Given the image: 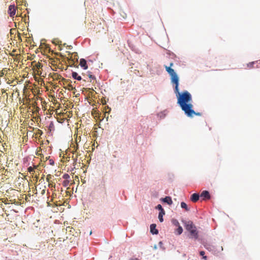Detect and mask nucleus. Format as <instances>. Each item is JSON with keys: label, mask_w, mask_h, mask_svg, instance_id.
<instances>
[{"label": "nucleus", "mask_w": 260, "mask_h": 260, "mask_svg": "<svg viewBox=\"0 0 260 260\" xmlns=\"http://www.w3.org/2000/svg\"><path fill=\"white\" fill-rule=\"evenodd\" d=\"M156 224H151L150 225V232L152 234H157L158 231L157 229H156Z\"/></svg>", "instance_id": "nucleus-6"}, {"label": "nucleus", "mask_w": 260, "mask_h": 260, "mask_svg": "<svg viewBox=\"0 0 260 260\" xmlns=\"http://www.w3.org/2000/svg\"><path fill=\"white\" fill-rule=\"evenodd\" d=\"M162 201L164 202L167 203L169 205H171L173 204V201L170 197H166L165 198L162 199Z\"/></svg>", "instance_id": "nucleus-8"}, {"label": "nucleus", "mask_w": 260, "mask_h": 260, "mask_svg": "<svg viewBox=\"0 0 260 260\" xmlns=\"http://www.w3.org/2000/svg\"><path fill=\"white\" fill-rule=\"evenodd\" d=\"M70 175L68 174H64L62 176V178L65 179V180H69L68 179L70 178Z\"/></svg>", "instance_id": "nucleus-19"}, {"label": "nucleus", "mask_w": 260, "mask_h": 260, "mask_svg": "<svg viewBox=\"0 0 260 260\" xmlns=\"http://www.w3.org/2000/svg\"><path fill=\"white\" fill-rule=\"evenodd\" d=\"M200 196L198 193H193L190 198V200L193 202H197L199 200Z\"/></svg>", "instance_id": "nucleus-7"}, {"label": "nucleus", "mask_w": 260, "mask_h": 260, "mask_svg": "<svg viewBox=\"0 0 260 260\" xmlns=\"http://www.w3.org/2000/svg\"><path fill=\"white\" fill-rule=\"evenodd\" d=\"M173 64V62H171L169 66H165V68L171 76L172 83L175 84V92L177 98V104L187 116L191 115V114L193 113V105L190 103L192 101L191 95L187 91H184L181 93L179 92V78L174 70L172 69Z\"/></svg>", "instance_id": "nucleus-1"}, {"label": "nucleus", "mask_w": 260, "mask_h": 260, "mask_svg": "<svg viewBox=\"0 0 260 260\" xmlns=\"http://www.w3.org/2000/svg\"><path fill=\"white\" fill-rule=\"evenodd\" d=\"M165 211L159 212V213L158 219L161 222H162L164 220L162 217H163V215H165Z\"/></svg>", "instance_id": "nucleus-11"}, {"label": "nucleus", "mask_w": 260, "mask_h": 260, "mask_svg": "<svg viewBox=\"0 0 260 260\" xmlns=\"http://www.w3.org/2000/svg\"><path fill=\"white\" fill-rule=\"evenodd\" d=\"M35 67L37 68V69H40L42 67V64L38 62L36 63Z\"/></svg>", "instance_id": "nucleus-21"}, {"label": "nucleus", "mask_w": 260, "mask_h": 260, "mask_svg": "<svg viewBox=\"0 0 260 260\" xmlns=\"http://www.w3.org/2000/svg\"><path fill=\"white\" fill-rule=\"evenodd\" d=\"M205 254V252L204 251H201L200 252V254L202 256H203V258L205 259H206L207 258V256H204Z\"/></svg>", "instance_id": "nucleus-22"}, {"label": "nucleus", "mask_w": 260, "mask_h": 260, "mask_svg": "<svg viewBox=\"0 0 260 260\" xmlns=\"http://www.w3.org/2000/svg\"><path fill=\"white\" fill-rule=\"evenodd\" d=\"M88 77L90 79V82H91L92 80H95V77L91 74V72H88L87 74Z\"/></svg>", "instance_id": "nucleus-15"}, {"label": "nucleus", "mask_w": 260, "mask_h": 260, "mask_svg": "<svg viewBox=\"0 0 260 260\" xmlns=\"http://www.w3.org/2000/svg\"><path fill=\"white\" fill-rule=\"evenodd\" d=\"M178 226V228L176 230V232H177V234L179 235H180V234H181L182 233V232H183V229L180 225H179Z\"/></svg>", "instance_id": "nucleus-16"}, {"label": "nucleus", "mask_w": 260, "mask_h": 260, "mask_svg": "<svg viewBox=\"0 0 260 260\" xmlns=\"http://www.w3.org/2000/svg\"><path fill=\"white\" fill-rule=\"evenodd\" d=\"M172 223L176 226H179V223L177 219H173L172 220Z\"/></svg>", "instance_id": "nucleus-20"}, {"label": "nucleus", "mask_w": 260, "mask_h": 260, "mask_svg": "<svg viewBox=\"0 0 260 260\" xmlns=\"http://www.w3.org/2000/svg\"><path fill=\"white\" fill-rule=\"evenodd\" d=\"M72 77L74 79H77V80L80 81L82 78L80 76H79L76 72L72 73Z\"/></svg>", "instance_id": "nucleus-9"}, {"label": "nucleus", "mask_w": 260, "mask_h": 260, "mask_svg": "<svg viewBox=\"0 0 260 260\" xmlns=\"http://www.w3.org/2000/svg\"><path fill=\"white\" fill-rule=\"evenodd\" d=\"M51 178V175H50V174H49V175H48L47 176V177H46V180H47V182H48V183H50V180Z\"/></svg>", "instance_id": "nucleus-24"}, {"label": "nucleus", "mask_w": 260, "mask_h": 260, "mask_svg": "<svg viewBox=\"0 0 260 260\" xmlns=\"http://www.w3.org/2000/svg\"><path fill=\"white\" fill-rule=\"evenodd\" d=\"M48 186L50 187H52L55 186V184L53 185L52 183L50 182L49 183Z\"/></svg>", "instance_id": "nucleus-27"}, {"label": "nucleus", "mask_w": 260, "mask_h": 260, "mask_svg": "<svg viewBox=\"0 0 260 260\" xmlns=\"http://www.w3.org/2000/svg\"><path fill=\"white\" fill-rule=\"evenodd\" d=\"M45 192V189H43L42 191V194H44Z\"/></svg>", "instance_id": "nucleus-28"}, {"label": "nucleus", "mask_w": 260, "mask_h": 260, "mask_svg": "<svg viewBox=\"0 0 260 260\" xmlns=\"http://www.w3.org/2000/svg\"><path fill=\"white\" fill-rule=\"evenodd\" d=\"M185 229L189 233L190 238L197 239L198 238V231L193 222L188 221L185 223Z\"/></svg>", "instance_id": "nucleus-2"}, {"label": "nucleus", "mask_w": 260, "mask_h": 260, "mask_svg": "<svg viewBox=\"0 0 260 260\" xmlns=\"http://www.w3.org/2000/svg\"><path fill=\"white\" fill-rule=\"evenodd\" d=\"M7 71L8 70L6 68L3 69L1 71H0V77H3L4 75L6 74Z\"/></svg>", "instance_id": "nucleus-14"}, {"label": "nucleus", "mask_w": 260, "mask_h": 260, "mask_svg": "<svg viewBox=\"0 0 260 260\" xmlns=\"http://www.w3.org/2000/svg\"><path fill=\"white\" fill-rule=\"evenodd\" d=\"M200 196L201 198H203V199H209L210 198L209 192L207 190L203 191Z\"/></svg>", "instance_id": "nucleus-4"}, {"label": "nucleus", "mask_w": 260, "mask_h": 260, "mask_svg": "<svg viewBox=\"0 0 260 260\" xmlns=\"http://www.w3.org/2000/svg\"><path fill=\"white\" fill-rule=\"evenodd\" d=\"M256 64V67L259 68L260 67V60L254 61Z\"/></svg>", "instance_id": "nucleus-25"}, {"label": "nucleus", "mask_w": 260, "mask_h": 260, "mask_svg": "<svg viewBox=\"0 0 260 260\" xmlns=\"http://www.w3.org/2000/svg\"><path fill=\"white\" fill-rule=\"evenodd\" d=\"M8 13L11 17H12L15 15L16 13V8L14 5H10L9 7Z\"/></svg>", "instance_id": "nucleus-3"}, {"label": "nucleus", "mask_w": 260, "mask_h": 260, "mask_svg": "<svg viewBox=\"0 0 260 260\" xmlns=\"http://www.w3.org/2000/svg\"><path fill=\"white\" fill-rule=\"evenodd\" d=\"M193 113L191 114V115H190V116H187L188 117H192L193 116V115H197V116H201L202 115V114L200 112H196L193 110Z\"/></svg>", "instance_id": "nucleus-17"}, {"label": "nucleus", "mask_w": 260, "mask_h": 260, "mask_svg": "<svg viewBox=\"0 0 260 260\" xmlns=\"http://www.w3.org/2000/svg\"><path fill=\"white\" fill-rule=\"evenodd\" d=\"M80 66L83 68L84 70H86L88 68V66L87 65L86 61L84 58H81L80 60Z\"/></svg>", "instance_id": "nucleus-5"}, {"label": "nucleus", "mask_w": 260, "mask_h": 260, "mask_svg": "<svg viewBox=\"0 0 260 260\" xmlns=\"http://www.w3.org/2000/svg\"><path fill=\"white\" fill-rule=\"evenodd\" d=\"M49 164L51 165H54V161L52 160V159H50L49 160Z\"/></svg>", "instance_id": "nucleus-26"}, {"label": "nucleus", "mask_w": 260, "mask_h": 260, "mask_svg": "<svg viewBox=\"0 0 260 260\" xmlns=\"http://www.w3.org/2000/svg\"><path fill=\"white\" fill-rule=\"evenodd\" d=\"M181 208L185 209V210L186 211H188L189 210V209L187 207V204L184 202L181 203Z\"/></svg>", "instance_id": "nucleus-13"}, {"label": "nucleus", "mask_w": 260, "mask_h": 260, "mask_svg": "<svg viewBox=\"0 0 260 260\" xmlns=\"http://www.w3.org/2000/svg\"><path fill=\"white\" fill-rule=\"evenodd\" d=\"M156 208L160 210V212L165 211L162 208L161 205L159 204L157 206Z\"/></svg>", "instance_id": "nucleus-23"}, {"label": "nucleus", "mask_w": 260, "mask_h": 260, "mask_svg": "<svg viewBox=\"0 0 260 260\" xmlns=\"http://www.w3.org/2000/svg\"><path fill=\"white\" fill-rule=\"evenodd\" d=\"M69 180H64L62 182V185L64 187H67L69 185Z\"/></svg>", "instance_id": "nucleus-18"}, {"label": "nucleus", "mask_w": 260, "mask_h": 260, "mask_svg": "<svg viewBox=\"0 0 260 260\" xmlns=\"http://www.w3.org/2000/svg\"><path fill=\"white\" fill-rule=\"evenodd\" d=\"M255 64V62L254 61L250 62L247 64V68L248 69H251L254 68V64Z\"/></svg>", "instance_id": "nucleus-12"}, {"label": "nucleus", "mask_w": 260, "mask_h": 260, "mask_svg": "<svg viewBox=\"0 0 260 260\" xmlns=\"http://www.w3.org/2000/svg\"><path fill=\"white\" fill-rule=\"evenodd\" d=\"M37 166H34V167H28L27 169V170H28V172H29L30 173V174H31V175H33L35 172V169H37Z\"/></svg>", "instance_id": "nucleus-10"}]
</instances>
